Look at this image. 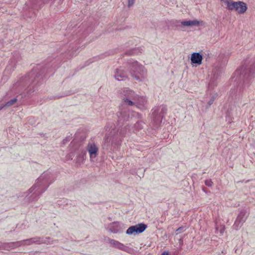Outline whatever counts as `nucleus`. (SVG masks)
Here are the masks:
<instances>
[{
	"label": "nucleus",
	"mask_w": 255,
	"mask_h": 255,
	"mask_svg": "<svg viewBox=\"0 0 255 255\" xmlns=\"http://www.w3.org/2000/svg\"><path fill=\"white\" fill-rule=\"evenodd\" d=\"M135 0H128V6L130 7L134 3Z\"/></svg>",
	"instance_id": "nucleus-20"
},
{
	"label": "nucleus",
	"mask_w": 255,
	"mask_h": 255,
	"mask_svg": "<svg viewBox=\"0 0 255 255\" xmlns=\"http://www.w3.org/2000/svg\"><path fill=\"white\" fill-rule=\"evenodd\" d=\"M179 29L183 31H186L189 30L191 27V21H182L180 22V23L178 25Z\"/></svg>",
	"instance_id": "nucleus-13"
},
{
	"label": "nucleus",
	"mask_w": 255,
	"mask_h": 255,
	"mask_svg": "<svg viewBox=\"0 0 255 255\" xmlns=\"http://www.w3.org/2000/svg\"><path fill=\"white\" fill-rule=\"evenodd\" d=\"M215 98H216L215 95H210V98L207 101V104L208 105V106H211L213 103Z\"/></svg>",
	"instance_id": "nucleus-16"
},
{
	"label": "nucleus",
	"mask_w": 255,
	"mask_h": 255,
	"mask_svg": "<svg viewBox=\"0 0 255 255\" xmlns=\"http://www.w3.org/2000/svg\"><path fill=\"white\" fill-rule=\"evenodd\" d=\"M16 242H14V243H10L9 244V247L11 249H14L15 248H17L18 247H19L20 246H17L16 245H13L14 244H15Z\"/></svg>",
	"instance_id": "nucleus-21"
},
{
	"label": "nucleus",
	"mask_w": 255,
	"mask_h": 255,
	"mask_svg": "<svg viewBox=\"0 0 255 255\" xmlns=\"http://www.w3.org/2000/svg\"><path fill=\"white\" fill-rule=\"evenodd\" d=\"M146 228V226L144 224H139L135 226L130 227L126 231L128 235L139 234L143 232Z\"/></svg>",
	"instance_id": "nucleus-4"
},
{
	"label": "nucleus",
	"mask_w": 255,
	"mask_h": 255,
	"mask_svg": "<svg viewBox=\"0 0 255 255\" xmlns=\"http://www.w3.org/2000/svg\"><path fill=\"white\" fill-rule=\"evenodd\" d=\"M33 243L36 244H50L52 243L49 241V239H41L39 238H33L23 241H21L19 242H16L15 244L14 245H16L17 246H24V245H30L32 244Z\"/></svg>",
	"instance_id": "nucleus-3"
},
{
	"label": "nucleus",
	"mask_w": 255,
	"mask_h": 255,
	"mask_svg": "<svg viewBox=\"0 0 255 255\" xmlns=\"http://www.w3.org/2000/svg\"><path fill=\"white\" fill-rule=\"evenodd\" d=\"M216 229H217V231H219V232H220V235H222L225 231V226H221L220 227V229H219L218 228H217Z\"/></svg>",
	"instance_id": "nucleus-18"
},
{
	"label": "nucleus",
	"mask_w": 255,
	"mask_h": 255,
	"mask_svg": "<svg viewBox=\"0 0 255 255\" xmlns=\"http://www.w3.org/2000/svg\"><path fill=\"white\" fill-rule=\"evenodd\" d=\"M115 77L117 80L122 81L127 78V75L123 70L118 69L116 71Z\"/></svg>",
	"instance_id": "nucleus-15"
},
{
	"label": "nucleus",
	"mask_w": 255,
	"mask_h": 255,
	"mask_svg": "<svg viewBox=\"0 0 255 255\" xmlns=\"http://www.w3.org/2000/svg\"><path fill=\"white\" fill-rule=\"evenodd\" d=\"M108 242L112 246L116 247L120 250L126 252L128 250V247L125 246L123 244L119 242L118 241L109 238L108 239Z\"/></svg>",
	"instance_id": "nucleus-9"
},
{
	"label": "nucleus",
	"mask_w": 255,
	"mask_h": 255,
	"mask_svg": "<svg viewBox=\"0 0 255 255\" xmlns=\"http://www.w3.org/2000/svg\"><path fill=\"white\" fill-rule=\"evenodd\" d=\"M162 255H168V254L167 252H164Z\"/></svg>",
	"instance_id": "nucleus-22"
},
{
	"label": "nucleus",
	"mask_w": 255,
	"mask_h": 255,
	"mask_svg": "<svg viewBox=\"0 0 255 255\" xmlns=\"http://www.w3.org/2000/svg\"><path fill=\"white\" fill-rule=\"evenodd\" d=\"M247 5L244 2L241 1H235L233 10H235L240 14H243L247 11Z\"/></svg>",
	"instance_id": "nucleus-6"
},
{
	"label": "nucleus",
	"mask_w": 255,
	"mask_h": 255,
	"mask_svg": "<svg viewBox=\"0 0 255 255\" xmlns=\"http://www.w3.org/2000/svg\"><path fill=\"white\" fill-rule=\"evenodd\" d=\"M205 27V22L202 20H192V32L199 31Z\"/></svg>",
	"instance_id": "nucleus-10"
},
{
	"label": "nucleus",
	"mask_w": 255,
	"mask_h": 255,
	"mask_svg": "<svg viewBox=\"0 0 255 255\" xmlns=\"http://www.w3.org/2000/svg\"><path fill=\"white\" fill-rule=\"evenodd\" d=\"M16 101H17V99L15 98H14L12 100H11L8 101L7 102H6V103L5 105V106L7 107H10V106H12V105H13Z\"/></svg>",
	"instance_id": "nucleus-17"
},
{
	"label": "nucleus",
	"mask_w": 255,
	"mask_h": 255,
	"mask_svg": "<svg viewBox=\"0 0 255 255\" xmlns=\"http://www.w3.org/2000/svg\"><path fill=\"white\" fill-rule=\"evenodd\" d=\"M108 229L112 233L117 234L122 231V228L118 223H113L108 227Z\"/></svg>",
	"instance_id": "nucleus-12"
},
{
	"label": "nucleus",
	"mask_w": 255,
	"mask_h": 255,
	"mask_svg": "<svg viewBox=\"0 0 255 255\" xmlns=\"http://www.w3.org/2000/svg\"><path fill=\"white\" fill-rule=\"evenodd\" d=\"M137 95L132 90L126 88L124 89L119 95L125 104L133 106Z\"/></svg>",
	"instance_id": "nucleus-2"
},
{
	"label": "nucleus",
	"mask_w": 255,
	"mask_h": 255,
	"mask_svg": "<svg viewBox=\"0 0 255 255\" xmlns=\"http://www.w3.org/2000/svg\"><path fill=\"white\" fill-rule=\"evenodd\" d=\"M91 160L95 158L98 155V147L95 143H89L87 147Z\"/></svg>",
	"instance_id": "nucleus-7"
},
{
	"label": "nucleus",
	"mask_w": 255,
	"mask_h": 255,
	"mask_svg": "<svg viewBox=\"0 0 255 255\" xmlns=\"http://www.w3.org/2000/svg\"><path fill=\"white\" fill-rule=\"evenodd\" d=\"M203 60V56L199 53H192V67L194 64L200 65L202 64Z\"/></svg>",
	"instance_id": "nucleus-11"
},
{
	"label": "nucleus",
	"mask_w": 255,
	"mask_h": 255,
	"mask_svg": "<svg viewBox=\"0 0 255 255\" xmlns=\"http://www.w3.org/2000/svg\"><path fill=\"white\" fill-rule=\"evenodd\" d=\"M129 68L132 77L138 80H142L146 76V71L144 67L136 61H132L129 64Z\"/></svg>",
	"instance_id": "nucleus-1"
},
{
	"label": "nucleus",
	"mask_w": 255,
	"mask_h": 255,
	"mask_svg": "<svg viewBox=\"0 0 255 255\" xmlns=\"http://www.w3.org/2000/svg\"><path fill=\"white\" fill-rule=\"evenodd\" d=\"M248 216V213L245 211H242L238 215L237 219L234 224L236 229H239L245 222Z\"/></svg>",
	"instance_id": "nucleus-5"
},
{
	"label": "nucleus",
	"mask_w": 255,
	"mask_h": 255,
	"mask_svg": "<svg viewBox=\"0 0 255 255\" xmlns=\"http://www.w3.org/2000/svg\"><path fill=\"white\" fill-rule=\"evenodd\" d=\"M222 6H225L226 8L229 10H233V7L235 1L232 0H221Z\"/></svg>",
	"instance_id": "nucleus-14"
},
{
	"label": "nucleus",
	"mask_w": 255,
	"mask_h": 255,
	"mask_svg": "<svg viewBox=\"0 0 255 255\" xmlns=\"http://www.w3.org/2000/svg\"><path fill=\"white\" fill-rule=\"evenodd\" d=\"M136 99L135 100L133 106H136L140 110H145L146 109L145 105L146 104V100L145 98L137 95Z\"/></svg>",
	"instance_id": "nucleus-8"
},
{
	"label": "nucleus",
	"mask_w": 255,
	"mask_h": 255,
	"mask_svg": "<svg viewBox=\"0 0 255 255\" xmlns=\"http://www.w3.org/2000/svg\"><path fill=\"white\" fill-rule=\"evenodd\" d=\"M205 184L206 186L208 187H212L213 185V182L211 179H207L205 180Z\"/></svg>",
	"instance_id": "nucleus-19"
}]
</instances>
